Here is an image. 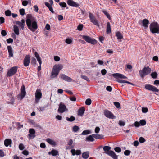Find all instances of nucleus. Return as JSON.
I'll use <instances>...</instances> for the list:
<instances>
[{
	"label": "nucleus",
	"mask_w": 159,
	"mask_h": 159,
	"mask_svg": "<svg viewBox=\"0 0 159 159\" xmlns=\"http://www.w3.org/2000/svg\"><path fill=\"white\" fill-rule=\"evenodd\" d=\"M114 104L117 108H119L120 107V103L118 102H114Z\"/></svg>",
	"instance_id": "5fc2aeb1"
},
{
	"label": "nucleus",
	"mask_w": 159,
	"mask_h": 159,
	"mask_svg": "<svg viewBox=\"0 0 159 159\" xmlns=\"http://www.w3.org/2000/svg\"><path fill=\"white\" fill-rule=\"evenodd\" d=\"M139 144V142L138 141H134L133 143V145L134 146L137 147Z\"/></svg>",
	"instance_id": "69168bd1"
},
{
	"label": "nucleus",
	"mask_w": 159,
	"mask_h": 159,
	"mask_svg": "<svg viewBox=\"0 0 159 159\" xmlns=\"http://www.w3.org/2000/svg\"><path fill=\"white\" fill-rule=\"evenodd\" d=\"M139 23L143 26L145 29L148 27V25L149 23V21L148 19H144L143 20H140L139 22Z\"/></svg>",
	"instance_id": "4468645a"
},
{
	"label": "nucleus",
	"mask_w": 159,
	"mask_h": 159,
	"mask_svg": "<svg viewBox=\"0 0 159 159\" xmlns=\"http://www.w3.org/2000/svg\"><path fill=\"white\" fill-rule=\"evenodd\" d=\"M82 157L84 159H88L89 156V152L88 151L84 152L82 154Z\"/></svg>",
	"instance_id": "393cba45"
},
{
	"label": "nucleus",
	"mask_w": 159,
	"mask_h": 159,
	"mask_svg": "<svg viewBox=\"0 0 159 159\" xmlns=\"http://www.w3.org/2000/svg\"><path fill=\"white\" fill-rule=\"evenodd\" d=\"M54 60L56 61H60V58L58 56H54Z\"/></svg>",
	"instance_id": "6e6d98bb"
},
{
	"label": "nucleus",
	"mask_w": 159,
	"mask_h": 159,
	"mask_svg": "<svg viewBox=\"0 0 159 159\" xmlns=\"http://www.w3.org/2000/svg\"><path fill=\"white\" fill-rule=\"evenodd\" d=\"M116 36L119 42H121V39L123 38V36L121 33L119 31H117L116 33Z\"/></svg>",
	"instance_id": "b1692460"
},
{
	"label": "nucleus",
	"mask_w": 159,
	"mask_h": 159,
	"mask_svg": "<svg viewBox=\"0 0 159 159\" xmlns=\"http://www.w3.org/2000/svg\"><path fill=\"white\" fill-rule=\"evenodd\" d=\"M81 78L83 79H84L87 81H89V80L87 76H86L84 75H81Z\"/></svg>",
	"instance_id": "09e8293b"
},
{
	"label": "nucleus",
	"mask_w": 159,
	"mask_h": 159,
	"mask_svg": "<svg viewBox=\"0 0 159 159\" xmlns=\"http://www.w3.org/2000/svg\"><path fill=\"white\" fill-rule=\"evenodd\" d=\"M115 151L117 152H120L121 151V149L119 147H116L114 148Z\"/></svg>",
	"instance_id": "49530a36"
},
{
	"label": "nucleus",
	"mask_w": 159,
	"mask_h": 159,
	"mask_svg": "<svg viewBox=\"0 0 159 159\" xmlns=\"http://www.w3.org/2000/svg\"><path fill=\"white\" fill-rule=\"evenodd\" d=\"M22 153L23 154L25 155H27L29 154V152L26 150H24L22 152Z\"/></svg>",
	"instance_id": "338daca9"
},
{
	"label": "nucleus",
	"mask_w": 159,
	"mask_h": 159,
	"mask_svg": "<svg viewBox=\"0 0 159 159\" xmlns=\"http://www.w3.org/2000/svg\"><path fill=\"white\" fill-rule=\"evenodd\" d=\"M117 81L118 82L121 83H126L127 81H125L124 80H120V79H117Z\"/></svg>",
	"instance_id": "864d4df0"
},
{
	"label": "nucleus",
	"mask_w": 159,
	"mask_h": 159,
	"mask_svg": "<svg viewBox=\"0 0 159 159\" xmlns=\"http://www.w3.org/2000/svg\"><path fill=\"white\" fill-rule=\"evenodd\" d=\"M89 17L90 22L92 23L98 27L100 25L98 20L93 14L89 12Z\"/></svg>",
	"instance_id": "6e6552de"
},
{
	"label": "nucleus",
	"mask_w": 159,
	"mask_h": 159,
	"mask_svg": "<svg viewBox=\"0 0 159 159\" xmlns=\"http://www.w3.org/2000/svg\"><path fill=\"white\" fill-rule=\"evenodd\" d=\"M79 129V127L76 125L74 126L72 128V131L74 132H77Z\"/></svg>",
	"instance_id": "4c0bfd02"
},
{
	"label": "nucleus",
	"mask_w": 159,
	"mask_h": 159,
	"mask_svg": "<svg viewBox=\"0 0 159 159\" xmlns=\"http://www.w3.org/2000/svg\"><path fill=\"white\" fill-rule=\"evenodd\" d=\"M83 28V25L82 24H80L77 27V29L79 31H81Z\"/></svg>",
	"instance_id": "3c124183"
},
{
	"label": "nucleus",
	"mask_w": 159,
	"mask_h": 159,
	"mask_svg": "<svg viewBox=\"0 0 159 159\" xmlns=\"http://www.w3.org/2000/svg\"><path fill=\"white\" fill-rule=\"evenodd\" d=\"M48 154L49 155H52L53 156H56L58 155V152L57 150L53 149L51 152H48Z\"/></svg>",
	"instance_id": "a878e982"
},
{
	"label": "nucleus",
	"mask_w": 159,
	"mask_h": 159,
	"mask_svg": "<svg viewBox=\"0 0 159 159\" xmlns=\"http://www.w3.org/2000/svg\"><path fill=\"white\" fill-rule=\"evenodd\" d=\"M72 42V40L69 38H66L65 40V42L67 44H70Z\"/></svg>",
	"instance_id": "e433bc0d"
},
{
	"label": "nucleus",
	"mask_w": 159,
	"mask_h": 159,
	"mask_svg": "<svg viewBox=\"0 0 159 159\" xmlns=\"http://www.w3.org/2000/svg\"><path fill=\"white\" fill-rule=\"evenodd\" d=\"M19 149L20 150H23L25 148L24 146L22 143H20L19 144Z\"/></svg>",
	"instance_id": "4d7b16f0"
},
{
	"label": "nucleus",
	"mask_w": 159,
	"mask_h": 159,
	"mask_svg": "<svg viewBox=\"0 0 159 159\" xmlns=\"http://www.w3.org/2000/svg\"><path fill=\"white\" fill-rule=\"evenodd\" d=\"M19 12L20 14L22 15L23 16L25 14V11L24 9L22 8L20 9L19 10Z\"/></svg>",
	"instance_id": "c03bdc74"
},
{
	"label": "nucleus",
	"mask_w": 159,
	"mask_h": 159,
	"mask_svg": "<svg viewBox=\"0 0 159 159\" xmlns=\"http://www.w3.org/2000/svg\"><path fill=\"white\" fill-rule=\"evenodd\" d=\"M11 14V11L9 10H7L5 12V14L7 16H10Z\"/></svg>",
	"instance_id": "a18cd8bd"
},
{
	"label": "nucleus",
	"mask_w": 159,
	"mask_h": 159,
	"mask_svg": "<svg viewBox=\"0 0 159 159\" xmlns=\"http://www.w3.org/2000/svg\"><path fill=\"white\" fill-rule=\"evenodd\" d=\"M67 3L69 5L72 7H77L79 5L78 3L74 2L72 0H68Z\"/></svg>",
	"instance_id": "f3484780"
},
{
	"label": "nucleus",
	"mask_w": 159,
	"mask_h": 159,
	"mask_svg": "<svg viewBox=\"0 0 159 159\" xmlns=\"http://www.w3.org/2000/svg\"><path fill=\"white\" fill-rule=\"evenodd\" d=\"M91 103V100L90 98H88L86 99L85 102V103L86 105H90Z\"/></svg>",
	"instance_id": "a19ab883"
},
{
	"label": "nucleus",
	"mask_w": 159,
	"mask_h": 159,
	"mask_svg": "<svg viewBox=\"0 0 159 159\" xmlns=\"http://www.w3.org/2000/svg\"><path fill=\"white\" fill-rule=\"evenodd\" d=\"M102 11L105 14V15L106 16L107 18H108L109 20L111 19V18L110 15L106 10H103Z\"/></svg>",
	"instance_id": "72a5a7b5"
},
{
	"label": "nucleus",
	"mask_w": 159,
	"mask_h": 159,
	"mask_svg": "<svg viewBox=\"0 0 159 159\" xmlns=\"http://www.w3.org/2000/svg\"><path fill=\"white\" fill-rule=\"evenodd\" d=\"M113 76L114 77L116 78H119L124 79H127V77H126L124 75H123L120 73L113 74Z\"/></svg>",
	"instance_id": "412c9836"
},
{
	"label": "nucleus",
	"mask_w": 159,
	"mask_h": 159,
	"mask_svg": "<svg viewBox=\"0 0 159 159\" xmlns=\"http://www.w3.org/2000/svg\"><path fill=\"white\" fill-rule=\"evenodd\" d=\"M111 32V30L110 24L109 22H108L107 23V24L106 33L107 34H109Z\"/></svg>",
	"instance_id": "cd10ccee"
},
{
	"label": "nucleus",
	"mask_w": 159,
	"mask_h": 159,
	"mask_svg": "<svg viewBox=\"0 0 159 159\" xmlns=\"http://www.w3.org/2000/svg\"><path fill=\"white\" fill-rule=\"evenodd\" d=\"M35 56L39 64V66L38 67V70L39 71L41 69V65L42 64V61L41 58L39 54L37 52H35L34 53Z\"/></svg>",
	"instance_id": "f8f14e48"
},
{
	"label": "nucleus",
	"mask_w": 159,
	"mask_h": 159,
	"mask_svg": "<svg viewBox=\"0 0 159 159\" xmlns=\"http://www.w3.org/2000/svg\"><path fill=\"white\" fill-rule=\"evenodd\" d=\"M91 133V132L89 130H85L82 132V134H81V135H86L89 134H90Z\"/></svg>",
	"instance_id": "c9c22d12"
},
{
	"label": "nucleus",
	"mask_w": 159,
	"mask_h": 159,
	"mask_svg": "<svg viewBox=\"0 0 159 159\" xmlns=\"http://www.w3.org/2000/svg\"><path fill=\"white\" fill-rule=\"evenodd\" d=\"M16 24L19 25L22 29H23L25 25V21L24 20L22 19L21 22L19 21H16Z\"/></svg>",
	"instance_id": "5701e85b"
},
{
	"label": "nucleus",
	"mask_w": 159,
	"mask_h": 159,
	"mask_svg": "<svg viewBox=\"0 0 159 159\" xmlns=\"http://www.w3.org/2000/svg\"><path fill=\"white\" fill-rule=\"evenodd\" d=\"M31 63L33 65H35L36 63V61L35 58L34 57L31 58Z\"/></svg>",
	"instance_id": "ea45409f"
},
{
	"label": "nucleus",
	"mask_w": 159,
	"mask_h": 159,
	"mask_svg": "<svg viewBox=\"0 0 159 159\" xmlns=\"http://www.w3.org/2000/svg\"><path fill=\"white\" fill-rule=\"evenodd\" d=\"M131 152L129 150H126L124 152V154L126 156H128L130 153Z\"/></svg>",
	"instance_id": "8fccbe9b"
},
{
	"label": "nucleus",
	"mask_w": 159,
	"mask_h": 159,
	"mask_svg": "<svg viewBox=\"0 0 159 159\" xmlns=\"http://www.w3.org/2000/svg\"><path fill=\"white\" fill-rule=\"evenodd\" d=\"M140 124L142 126L146 124V121L144 120H141L139 121Z\"/></svg>",
	"instance_id": "37998d69"
},
{
	"label": "nucleus",
	"mask_w": 159,
	"mask_h": 159,
	"mask_svg": "<svg viewBox=\"0 0 159 159\" xmlns=\"http://www.w3.org/2000/svg\"><path fill=\"white\" fill-rule=\"evenodd\" d=\"M82 39H84L86 42L92 44H96L97 41L93 38H91L90 37L87 35H82Z\"/></svg>",
	"instance_id": "0eeeda50"
},
{
	"label": "nucleus",
	"mask_w": 159,
	"mask_h": 159,
	"mask_svg": "<svg viewBox=\"0 0 159 159\" xmlns=\"http://www.w3.org/2000/svg\"><path fill=\"white\" fill-rule=\"evenodd\" d=\"M14 31L16 34L18 35L19 34V28L16 25L14 26Z\"/></svg>",
	"instance_id": "2f4dec72"
},
{
	"label": "nucleus",
	"mask_w": 159,
	"mask_h": 159,
	"mask_svg": "<svg viewBox=\"0 0 159 159\" xmlns=\"http://www.w3.org/2000/svg\"><path fill=\"white\" fill-rule=\"evenodd\" d=\"M104 114L105 116L110 119H114L115 118V116L110 111L108 110H106L104 111Z\"/></svg>",
	"instance_id": "2eb2a0df"
},
{
	"label": "nucleus",
	"mask_w": 159,
	"mask_h": 159,
	"mask_svg": "<svg viewBox=\"0 0 159 159\" xmlns=\"http://www.w3.org/2000/svg\"><path fill=\"white\" fill-rule=\"evenodd\" d=\"M151 71V69L148 66L144 67L143 69L140 70L139 71V73L140 77L143 78L145 76L150 74Z\"/></svg>",
	"instance_id": "39448f33"
},
{
	"label": "nucleus",
	"mask_w": 159,
	"mask_h": 159,
	"mask_svg": "<svg viewBox=\"0 0 159 159\" xmlns=\"http://www.w3.org/2000/svg\"><path fill=\"white\" fill-rule=\"evenodd\" d=\"M12 143V141L10 139H6L4 141V144L5 146L8 147L9 145L10 147H11V144Z\"/></svg>",
	"instance_id": "4be33fe9"
},
{
	"label": "nucleus",
	"mask_w": 159,
	"mask_h": 159,
	"mask_svg": "<svg viewBox=\"0 0 159 159\" xmlns=\"http://www.w3.org/2000/svg\"><path fill=\"white\" fill-rule=\"evenodd\" d=\"M63 68V65L60 64L54 65L51 72V77L52 78L56 77L58 75L60 70L62 69Z\"/></svg>",
	"instance_id": "f03ea898"
},
{
	"label": "nucleus",
	"mask_w": 159,
	"mask_h": 159,
	"mask_svg": "<svg viewBox=\"0 0 159 159\" xmlns=\"http://www.w3.org/2000/svg\"><path fill=\"white\" fill-rule=\"evenodd\" d=\"M58 19L59 21L62 20L63 19V16L62 15H59L58 16Z\"/></svg>",
	"instance_id": "774afa93"
},
{
	"label": "nucleus",
	"mask_w": 159,
	"mask_h": 159,
	"mask_svg": "<svg viewBox=\"0 0 159 159\" xmlns=\"http://www.w3.org/2000/svg\"><path fill=\"white\" fill-rule=\"evenodd\" d=\"M70 152L73 156L79 155L81 153V151L80 150H75V149H72L70 151Z\"/></svg>",
	"instance_id": "6ab92c4d"
},
{
	"label": "nucleus",
	"mask_w": 159,
	"mask_h": 159,
	"mask_svg": "<svg viewBox=\"0 0 159 159\" xmlns=\"http://www.w3.org/2000/svg\"><path fill=\"white\" fill-rule=\"evenodd\" d=\"M93 136L94 138L96 139H101L103 138V136L102 134H93Z\"/></svg>",
	"instance_id": "7c9ffc66"
},
{
	"label": "nucleus",
	"mask_w": 159,
	"mask_h": 159,
	"mask_svg": "<svg viewBox=\"0 0 159 159\" xmlns=\"http://www.w3.org/2000/svg\"><path fill=\"white\" fill-rule=\"evenodd\" d=\"M94 137L93 136V134L92 135H90L87 137L86 138V140L89 141H93L94 140Z\"/></svg>",
	"instance_id": "473e14b6"
},
{
	"label": "nucleus",
	"mask_w": 159,
	"mask_h": 159,
	"mask_svg": "<svg viewBox=\"0 0 159 159\" xmlns=\"http://www.w3.org/2000/svg\"><path fill=\"white\" fill-rule=\"evenodd\" d=\"M26 22L28 29L32 32L35 31L38 28L36 20L30 14L27 15Z\"/></svg>",
	"instance_id": "f257e3e1"
},
{
	"label": "nucleus",
	"mask_w": 159,
	"mask_h": 159,
	"mask_svg": "<svg viewBox=\"0 0 159 159\" xmlns=\"http://www.w3.org/2000/svg\"><path fill=\"white\" fill-rule=\"evenodd\" d=\"M142 111L143 112L146 113L148 111V110L147 107H143L142 108Z\"/></svg>",
	"instance_id": "603ef678"
},
{
	"label": "nucleus",
	"mask_w": 159,
	"mask_h": 159,
	"mask_svg": "<svg viewBox=\"0 0 159 159\" xmlns=\"http://www.w3.org/2000/svg\"><path fill=\"white\" fill-rule=\"evenodd\" d=\"M17 70V67L14 66L9 69L7 74V77H11L16 73Z\"/></svg>",
	"instance_id": "1a4fd4ad"
},
{
	"label": "nucleus",
	"mask_w": 159,
	"mask_h": 159,
	"mask_svg": "<svg viewBox=\"0 0 159 159\" xmlns=\"http://www.w3.org/2000/svg\"><path fill=\"white\" fill-rule=\"evenodd\" d=\"M42 93L41 89H37L35 93V103L36 104L38 103L42 97Z\"/></svg>",
	"instance_id": "423d86ee"
},
{
	"label": "nucleus",
	"mask_w": 159,
	"mask_h": 159,
	"mask_svg": "<svg viewBox=\"0 0 159 159\" xmlns=\"http://www.w3.org/2000/svg\"><path fill=\"white\" fill-rule=\"evenodd\" d=\"M30 134H28L30 139H33L35 137L34 134L35 131L34 129H30L29 130Z\"/></svg>",
	"instance_id": "aec40b11"
},
{
	"label": "nucleus",
	"mask_w": 159,
	"mask_h": 159,
	"mask_svg": "<svg viewBox=\"0 0 159 159\" xmlns=\"http://www.w3.org/2000/svg\"><path fill=\"white\" fill-rule=\"evenodd\" d=\"M85 110V109L84 107H82L79 109L78 110V115L80 116L83 115Z\"/></svg>",
	"instance_id": "c85d7f7f"
},
{
	"label": "nucleus",
	"mask_w": 159,
	"mask_h": 159,
	"mask_svg": "<svg viewBox=\"0 0 159 159\" xmlns=\"http://www.w3.org/2000/svg\"><path fill=\"white\" fill-rule=\"evenodd\" d=\"M45 28L47 30H48L50 29V26L49 24H47L46 25Z\"/></svg>",
	"instance_id": "0e129e2a"
},
{
	"label": "nucleus",
	"mask_w": 159,
	"mask_h": 159,
	"mask_svg": "<svg viewBox=\"0 0 159 159\" xmlns=\"http://www.w3.org/2000/svg\"><path fill=\"white\" fill-rule=\"evenodd\" d=\"M46 141L50 144H51L52 145L55 146V145H56V142L54 140H53L50 139L48 138V139H47Z\"/></svg>",
	"instance_id": "c756f323"
},
{
	"label": "nucleus",
	"mask_w": 159,
	"mask_h": 159,
	"mask_svg": "<svg viewBox=\"0 0 159 159\" xmlns=\"http://www.w3.org/2000/svg\"><path fill=\"white\" fill-rule=\"evenodd\" d=\"M60 77L65 81L68 82H71L72 81V79L71 78L64 74H62L60 75Z\"/></svg>",
	"instance_id": "dca6fc26"
},
{
	"label": "nucleus",
	"mask_w": 159,
	"mask_h": 159,
	"mask_svg": "<svg viewBox=\"0 0 159 159\" xmlns=\"http://www.w3.org/2000/svg\"><path fill=\"white\" fill-rule=\"evenodd\" d=\"M13 41V39L11 38H9L7 40V42L8 43H12Z\"/></svg>",
	"instance_id": "13d9d810"
},
{
	"label": "nucleus",
	"mask_w": 159,
	"mask_h": 159,
	"mask_svg": "<svg viewBox=\"0 0 159 159\" xmlns=\"http://www.w3.org/2000/svg\"><path fill=\"white\" fill-rule=\"evenodd\" d=\"M21 93L20 95V99L22 100L23 99V98L26 95L25 88V86L24 85L22 86L21 87Z\"/></svg>",
	"instance_id": "a211bd4d"
},
{
	"label": "nucleus",
	"mask_w": 159,
	"mask_h": 159,
	"mask_svg": "<svg viewBox=\"0 0 159 159\" xmlns=\"http://www.w3.org/2000/svg\"><path fill=\"white\" fill-rule=\"evenodd\" d=\"M111 148L110 147L106 146L103 148V150L105 151V153L111 156L114 159H117V156L114 152L112 151H110Z\"/></svg>",
	"instance_id": "20e7f679"
},
{
	"label": "nucleus",
	"mask_w": 159,
	"mask_h": 159,
	"mask_svg": "<svg viewBox=\"0 0 159 159\" xmlns=\"http://www.w3.org/2000/svg\"><path fill=\"white\" fill-rule=\"evenodd\" d=\"M145 88L146 89L153 92H159V90L156 87L151 85L146 84L145 85Z\"/></svg>",
	"instance_id": "9b49d317"
},
{
	"label": "nucleus",
	"mask_w": 159,
	"mask_h": 159,
	"mask_svg": "<svg viewBox=\"0 0 159 159\" xmlns=\"http://www.w3.org/2000/svg\"><path fill=\"white\" fill-rule=\"evenodd\" d=\"M150 32L153 33H159V24L157 22L152 23L149 26Z\"/></svg>",
	"instance_id": "7ed1b4c3"
},
{
	"label": "nucleus",
	"mask_w": 159,
	"mask_h": 159,
	"mask_svg": "<svg viewBox=\"0 0 159 159\" xmlns=\"http://www.w3.org/2000/svg\"><path fill=\"white\" fill-rule=\"evenodd\" d=\"M75 119V117L72 116L70 118H69L68 117H66V120L68 121H73Z\"/></svg>",
	"instance_id": "f704fd0d"
},
{
	"label": "nucleus",
	"mask_w": 159,
	"mask_h": 159,
	"mask_svg": "<svg viewBox=\"0 0 159 159\" xmlns=\"http://www.w3.org/2000/svg\"><path fill=\"white\" fill-rule=\"evenodd\" d=\"M59 5L63 7H66V4L65 2H60L59 3Z\"/></svg>",
	"instance_id": "de8ad7c7"
},
{
	"label": "nucleus",
	"mask_w": 159,
	"mask_h": 159,
	"mask_svg": "<svg viewBox=\"0 0 159 159\" xmlns=\"http://www.w3.org/2000/svg\"><path fill=\"white\" fill-rule=\"evenodd\" d=\"M7 50L8 52L9 56L11 57H13V53L12 52V49L11 46H7Z\"/></svg>",
	"instance_id": "bb28decb"
},
{
	"label": "nucleus",
	"mask_w": 159,
	"mask_h": 159,
	"mask_svg": "<svg viewBox=\"0 0 159 159\" xmlns=\"http://www.w3.org/2000/svg\"><path fill=\"white\" fill-rule=\"evenodd\" d=\"M100 130V129L99 127H97L95 129V132L96 133L98 134Z\"/></svg>",
	"instance_id": "bf43d9fd"
},
{
	"label": "nucleus",
	"mask_w": 159,
	"mask_h": 159,
	"mask_svg": "<svg viewBox=\"0 0 159 159\" xmlns=\"http://www.w3.org/2000/svg\"><path fill=\"white\" fill-rule=\"evenodd\" d=\"M139 140V142L141 143H143L145 141V139L143 137H140Z\"/></svg>",
	"instance_id": "79ce46f5"
},
{
	"label": "nucleus",
	"mask_w": 159,
	"mask_h": 159,
	"mask_svg": "<svg viewBox=\"0 0 159 159\" xmlns=\"http://www.w3.org/2000/svg\"><path fill=\"white\" fill-rule=\"evenodd\" d=\"M68 109L66 106L62 102L60 103L58 111L59 113H62L65 111H67Z\"/></svg>",
	"instance_id": "9d476101"
},
{
	"label": "nucleus",
	"mask_w": 159,
	"mask_h": 159,
	"mask_svg": "<svg viewBox=\"0 0 159 159\" xmlns=\"http://www.w3.org/2000/svg\"><path fill=\"white\" fill-rule=\"evenodd\" d=\"M119 124L120 126H124L125 124V122L122 120H120L119 122Z\"/></svg>",
	"instance_id": "680f3d73"
},
{
	"label": "nucleus",
	"mask_w": 159,
	"mask_h": 159,
	"mask_svg": "<svg viewBox=\"0 0 159 159\" xmlns=\"http://www.w3.org/2000/svg\"><path fill=\"white\" fill-rule=\"evenodd\" d=\"M28 2L27 1H23L22 2V5L24 6H26L28 4Z\"/></svg>",
	"instance_id": "052dcab7"
},
{
	"label": "nucleus",
	"mask_w": 159,
	"mask_h": 159,
	"mask_svg": "<svg viewBox=\"0 0 159 159\" xmlns=\"http://www.w3.org/2000/svg\"><path fill=\"white\" fill-rule=\"evenodd\" d=\"M30 60V56L29 55H26L23 61L24 65L26 67L29 65Z\"/></svg>",
	"instance_id": "ddd939ff"
},
{
	"label": "nucleus",
	"mask_w": 159,
	"mask_h": 159,
	"mask_svg": "<svg viewBox=\"0 0 159 159\" xmlns=\"http://www.w3.org/2000/svg\"><path fill=\"white\" fill-rule=\"evenodd\" d=\"M151 75L152 78L154 79H156L157 77V72H152L151 74Z\"/></svg>",
	"instance_id": "58836bf2"
},
{
	"label": "nucleus",
	"mask_w": 159,
	"mask_h": 159,
	"mask_svg": "<svg viewBox=\"0 0 159 159\" xmlns=\"http://www.w3.org/2000/svg\"><path fill=\"white\" fill-rule=\"evenodd\" d=\"M1 34L3 36H5L7 35V33L6 31L4 30H2L1 31Z\"/></svg>",
	"instance_id": "e2e57ef3"
}]
</instances>
